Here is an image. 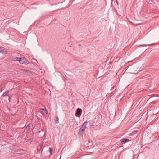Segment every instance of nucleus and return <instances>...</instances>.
<instances>
[{
  "mask_svg": "<svg viewBox=\"0 0 159 159\" xmlns=\"http://www.w3.org/2000/svg\"><path fill=\"white\" fill-rule=\"evenodd\" d=\"M56 120L57 121H58L59 118L58 116H57L56 117Z\"/></svg>",
  "mask_w": 159,
  "mask_h": 159,
  "instance_id": "6e6552de",
  "label": "nucleus"
},
{
  "mask_svg": "<svg viewBox=\"0 0 159 159\" xmlns=\"http://www.w3.org/2000/svg\"><path fill=\"white\" fill-rule=\"evenodd\" d=\"M116 4L117 5H118L119 2L117 0H116Z\"/></svg>",
  "mask_w": 159,
  "mask_h": 159,
  "instance_id": "1a4fd4ad",
  "label": "nucleus"
},
{
  "mask_svg": "<svg viewBox=\"0 0 159 159\" xmlns=\"http://www.w3.org/2000/svg\"><path fill=\"white\" fill-rule=\"evenodd\" d=\"M129 141V140L127 139L124 138V139H122L120 140V141L122 143V142H128Z\"/></svg>",
  "mask_w": 159,
  "mask_h": 159,
  "instance_id": "423d86ee",
  "label": "nucleus"
},
{
  "mask_svg": "<svg viewBox=\"0 0 159 159\" xmlns=\"http://www.w3.org/2000/svg\"><path fill=\"white\" fill-rule=\"evenodd\" d=\"M53 150V149L52 148H49V152L51 154L52 153V151Z\"/></svg>",
  "mask_w": 159,
  "mask_h": 159,
  "instance_id": "0eeeda50",
  "label": "nucleus"
},
{
  "mask_svg": "<svg viewBox=\"0 0 159 159\" xmlns=\"http://www.w3.org/2000/svg\"><path fill=\"white\" fill-rule=\"evenodd\" d=\"M87 121L84 122L81 125V128H80L79 134L81 135H82L83 132L85 130L87 125Z\"/></svg>",
  "mask_w": 159,
  "mask_h": 159,
  "instance_id": "f03ea898",
  "label": "nucleus"
},
{
  "mask_svg": "<svg viewBox=\"0 0 159 159\" xmlns=\"http://www.w3.org/2000/svg\"><path fill=\"white\" fill-rule=\"evenodd\" d=\"M152 45V44H151V45H148V46H149V45Z\"/></svg>",
  "mask_w": 159,
  "mask_h": 159,
  "instance_id": "f8f14e48",
  "label": "nucleus"
},
{
  "mask_svg": "<svg viewBox=\"0 0 159 159\" xmlns=\"http://www.w3.org/2000/svg\"><path fill=\"white\" fill-rule=\"evenodd\" d=\"M30 127L29 126H27L26 128H28V129H30Z\"/></svg>",
  "mask_w": 159,
  "mask_h": 159,
  "instance_id": "9d476101",
  "label": "nucleus"
},
{
  "mask_svg": "<svg viewBox=\"0 0 159 159\" xmlns=\"http://www.w3.org/2000/svg\"><path fill=\"white\" fill-rule=\"evenodd\" d=\"M138 132L137 130H134L132 132L129 133V136H133L135 134H137Z\"/></svg>",
  "mask_w": 159,
  "mask_h": 159,
  "instance_id": "20e7f679",
  "label": "nucleus"
},
{
  "mask_svg": "<svg viewBox=\"0 0 159 159\" xmlns=\"http://www.w3.org/2000/svg\"><path fill=\"white\" fill-rule=\"evenodd\" d=\"M82 113V110L81 109L78 108L77 110L75 115L77 117L80 116Z\"/></svg>",
  "mask_w": 159,
  "mask_h": 159,
  "instance_id": "7ed1b4c3",
  "label": "nucleus"
},
{
  "mask_svg": "<svg viewBox=\"0 0 159 159\" xmlns=\"http://www.w3.org/2000/svg\"><path fill=\"white\" fill-rule=\"evenodd\" d=\"M14 60L19 61L20 64H28L29 63V62L25 58L23 57L19 58L16 57L14 59Z\"/></svg>",
  "mask_w": 159,
  "mask_h": 159,
  "instance_id": "f257e3e1",
  "label": "nucleus"
},
{
  "mask_svg": "<svg viewBox=\"0 0 159 159\" xmlns=\"http://www.w3.org/2000/svg\"><path fill=\"white\" fill-rule=\"evenodd\" d=\"M42 110H43V111H47V110L46 109H41Z\"/></svg>",
  "mask_w": 159,
  "mask_h": 159,
  "instance_id": "9b49d317",
  "label": "nucleus"
},
{
  "mask_svg": "<svg viewBox=\"0 0 159 159\" xmlns=\"http://www.w3.org/2000/svg\"><path fill=\"white\" fill-rule=\"evenodd\" d=\"M9 93V91L8 90H7L6 91L2 94V96L3 97H5L8 96Z\"/></svg>",
  "mask_w": 159,
  "mask_h": 159,
  "instance_id": "39448f33",
  "label": "nucleus"
}]
</instances>
